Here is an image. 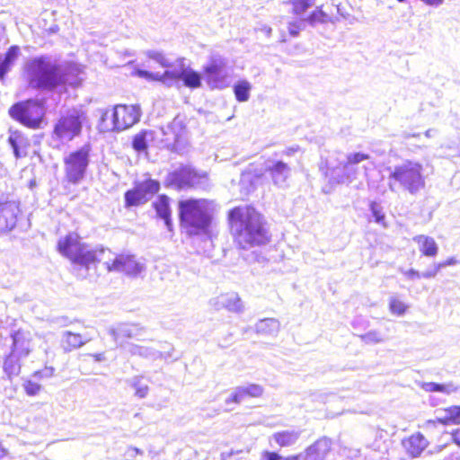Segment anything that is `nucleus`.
<instances>
[{
    "mask_svg": "<svg viewBox=\"0 0 460 460\" xmlns=\"http://www.w3.org/2000/svg\"><path fill=\"white\" fill-rule=\"evenodd\" d=\"M230 230L236 244L247 250L270 242V235L264 217L251 206H240L228 213Z\"/></svg>",
    "mask_w": 460,
    "mask_h": 460,
    "instance_id": "nucleus-1",
    "label": "nucleus"
},
{
    "mask_svg": "<svg viewBox=\"0 0 460 460\" xmlns=\"http://www.w3.org/2000/svg\"><path fill=\"white\" fill-rule=\"evenodd\" d=\"M58 249L61 254L68 258L75 265L74 270L77 278L84 279L89 275L92 265L102 262L106 257L111 255L110 249L102 245L92 247L82 243L80 237L74 233L68 234L58 243Z\"/></svg>",
    "mask_w": 460,
    "mask_h": 460,
    "instance_id": "nucleus-2",
    "label": "nucleus"
},
{
    "mask_svg": "<svg viewBox=\"0 0 460 460\" xmlns=\"http://www.w3.org/2000/svg\"><path fill=\"white\" fill-rule=\"evenodd\" d=\"M24 73L29 85L33 89L53 90L59 85L72 84L68 69L49 55L28 59Z\"/></svg>",
    "mask_w": 460,
    "mask_h": 460,
    "instance_id": "nucleus-3",
    "label": "nucleus"
},
{
    "mask_svg": "<svg viewBox=\"0 0 460 460\" xmlns=\"http://www.w3.org/2000/svg\"><path fill=\"white\" fill-rule=\"evenodd\" d=\"M214 210V201L205 199H189L179 202L181 226L190 235L199 234L208 229Z\"/></svg>",
    "mask_w": 460,
    "mask_h": 460,
    "instance_id": "nucleus-4",
    "label": "nucleus"
},
{
    "mask_svg": "<svg viewBox=\"0 0 460 460\" xmlns=\"http://www.w3.org/2000/svg\"><path fill=\"white\" fill-rule=\"evenodd\" d=\"M423 171L420 163L411 160L395 165L388 177L389 189L394 192L402 190L411 195L418 194L425 187Z\"/></svg>",
    "mask_w": 460,
    "mask_h": 460,
    "instance_id": "nucleus-5",
    "label": "nucleus"
},
{
    "mask_svg": "<svg viewBox=\"0 0 460 460\" xmlns=\"http://www.w3.org/2000/svg\"><path fill=\"white\" fill-rule=\"evenodd\" d=\"M373 166L374 164L370 161V156L367 154L360 152L349 154L342 167H336L329 171L330 182H351L361 173L367 175V171Z\"/></svg>",
    "mask_w": 460,
    "mask_h": 460,
    "instance_id": "nucleus-6",
    "label": "nucleus"
},
{
    "mask_svg": "<svg viewBox=\"0 0 460 460\" xmlns=\"http://www.w3.org/2000/svg\"><path fill=\"white\" fill-rule=\"evenodd\" d=\"M137 75L139 77L152 81H159L167 86H172L174 83L181 80L185 86L189 88H199L201 85V75L190 67H185L183 64L179 69L165 70L164 74L153 73L147 70L138 69Z\"/></svg>",
    "mask_w": 460,
    "mask_h": 460,
    "instance_id": "nucleus-7",
    "label": "nucleus"
},
{
    "mask_svg": "<svg viewBox=\"0 0 460 460\" xmlns=\"http://www.w3.org/2000/svg\"><path fill=\"white\" fill-rule=\"evenodd\" d=\"M8 113L12 119L31 128H40L45 116L43 104L34 99L18 102L13 104Z\"/></svg>",
    "mask_w": 460,
    "mask_h": 460,
    "instance_id": "nucleus-8",
    "label": "nucleus"
},
{
    "mask_svg": "<svg viewBox=\"0 0 460 460\" xmlns=\"http://www.w3.org/2000/svg\"><path fill=\"white\" fill-rule=\"evenodd\" d=\"M203 78L211 89H223L227 86L230 75L228 60L217 52H212L203 66Z\"/></svg>",
    "mask_w": 460,
    "mask_h": 460,
    "instance_id": "nucleus-9",
    "label": "nucleus"
},
{
    "mask_svg": "<svg viewBox=\"0 0 460 460\" xmlns=\"http://www.w3.org/2000/svg\"><path fill=\"white\" fill-rule=\"evenodd\" d=\"M91 146L84 145L64 158L65 174L68 182L78 184L85 177L90 163Z\"/></svg>",
    "mask_w": 460,
    "mask_h": 460,
    "instance_id": "nucleus-10",
    "label": "nucleus"
},
{
    "mask_svg": "<svg viewBox=\"0 0 460 460\" xmlns=\"http://www.w3.org/2000/svg\"><path fill=\"white\" fill-rule=\"evenodd\" d=\"M83 113L78 110L68 111L62 115L54 127V135L62 142H69L82 130Z\"/></svg>",
    "mask_w": 460,
    "mask_h": 460,
    "instance_id": "nucleus-11",
    "label": "nucleus"
},
{
    "mask_svg": "<svg viewBox=\"0 0 460 460\" xmlns=\"http://www.w3.org/2000/svg\"><path fill=\"white\" fill-rule=\"evenodd\" d=\"M103 265L109 272L124 273L132 277L137 276L145 269L144 264L137 261L134 255L124 253L114 256L111 252L110 257H106Z\"/></svg>",
    "mask_w": 460,
    "mask_h": 460,
    "instance_id": "nucleus-12",
    "label": "nucleus"
},
{
    "mask_svg": "<svg viewBox=\"0 0 460 460\" xmlns=\"http://www.w3.org/2000/svg\"><path fill=\"white\" fill-rule=\"evenodd\" d=\"M112 126L104 127L106 129L121 131L132 127L140 118V110L135 105H116L111 111Z\"/></svg>",
    "mask_w": 460,
    "mask_h": 460,
    "instance_id": "nucleus-13",
    "label": "nucleus"
},
{
    "mask_svg": "<svg viewBox=\"0 0 460 460\" xmlns=\"http://www.w3.org/2000/svg\"><path fill=\"white\" fill-rule=\"evenodd\" d=\"M264 170L273 185L281 189L288 186V180L292 174V169L288 163L282 159L270 157L265 161Z\"/></svg>",
    "mask_w": 460,
    "mask_h": 460,
    "instance_id": "nucleus-14",
    "label": "nucleus"
},
{
    "mask_svg": "<svg viewBox=\"0 0 460 460\" xmlns=\"http://www.w3.org/2000/svg\"><path fill=\"white\" fill-rule=\"evenodd\" d=\"M20 214V202L0 200V235L8 234L16 227Z\"/></svg>",
    "mask_w": 460,
    "mask_h": 460,
    "instance_id": "nucleus-15",
    "label": "nucleus"
},
{
    "mask_svg": "<svg viewBox=\"0 0 460 460\" xmlns=\"http://www.w3.org/2000/svg\"><path fill=\"white\" fill-rule=\"evenodd\" d=\"M199 181L198 173L190 166H182L172 172L166 178V183L178 190L194 187Z\"/></svg>",
    "mask_w": 460,
    "mask_h": 460,
    "instance_id": "nucleus-16",
    "label": "nucleus"
},
{
    "mask_svg": "<svg viewBox=\"0 0 460 460\" xmlns=\"http://www.w3.org/2000/svg\"><path fill=\"white\" fill-rule=\"evenodd\" d=\"M11 351L23 358L32 350V336L29 331L17 330L10 333Z\"/></svg>",
    "mask_w": 460,
    "mask_h": 460,
    "instance_id": "nucleus-17",
    "label": "nucleus"
},
{
    "mask_svg": "<svg viewBox=\"0 0 460 460\" xmlns=\"http://www.w3.org/2000/svg\"><path fill=\"white\" fill-rule=\"evenodd\" d=\"M144 332L145 328L138 324L120 323L116 328H111L109 334L119 346H122L124 339H139Z\"/></svg>",
    "mask_w": 460,
    "mask_h": 460,
    "instance_id": "nucleus-18",
    "label": "nucleus"
},
{
    "mask_svg": "<svg viewBox=\"0 0 460 460\" xmlns=\"http://www.w3.org/2000/svg\"><path fill=\"white\" fill-rule=\"evenodd\" d=\"M262 393L263 388L256 384H251L247 386H237L233 390L231 395L226 399V403H241L248 397H260L261 396Z\"/></svg>",
    "mask_w": 460,
    "mask_h": 460,
    "instance_id": "nucleus-19",
    "label": "nucleus"
},
{
    "mask_svg": "<svg viewBox=\"0 0 460 460\" xmlns=\"http://www.w3.org/2000/svg\"><path fill=\"white\" fill-rule=\"evenodd\" d=\"M128 351L133 356H139L152 360L168 359L172 357L171 351H161L152 347L141 346L134 343L128 344Z\"/></svg>",
    "mask_w": 460,
    "mask_h": 460,
    "instance_id": "nucleus-20",
    "label": "nucleus"
},
{
    "mask_svg": "<svg viewBox=\"0 0 460 460\" xmlns=\"http://www.w3.org/2000/svg\"><path fill=\"white\" fill-rule=\"evenodd\" d=\"M402 445L407 454L414 458L420 456L427 448L429 441L421 433L418 432L403 439Z\"/></svg>",
    "mask_w": 460,
    "mask_h": 460,
    "instance_id": "nucleus-21",
    "label": "nucleus"
},
{
    "mask_svg": "<svg viewBox=\"0 0 460 460\" xmlns=\"http://www.w3.org/2000/svg\"><path fill=\"white\" fill-rule=\"evenodd\" d=\"M331 449V441L321 438L310 446L304 455V460H324Z\"/></svg>",
    "mask_w": 460,
    "mask_h": 460,
    "instance_id": "nucleus-22",
    "label": "nucleus"
},
{
    "mask_svg": "<svg viewBox=\"0 0 460 460\" xmlns=\"http://www.w3.org/2000/svg\"><path fill=\"white\" fill-rule=\"evenodd\" d=\"M91 340L88 336L66 331L62 333L61 345L65 351H71L82 347Z\"/></svg>",
    "mask_w": 460,
    "mask_h": 460,
    "instance_id": "nucleus-23",
    "label": "nucleus"
},
{
    "mask_svg": "<svg viewBox=\"0 0 460 460\" xmlns=\"http://www.w3.org/2000/svg\"><path fill=\"white\" fill-rule=\"evenodd\" d=\"M8 142L16 158L22 157L23 155L21 153V150L30 146L29 139L18 129L10 128Z\"/></svg>",
    "mask_w": 460,
    "mask_h": 460,
    "instance_id": "nucleus-24",
    "label": "nucleus"
},
{
    "mask_svg": "<svg viewBox=\"0 0 460 460\" xmlns=\"http://www.w3.org/2000/svg\"><path fill=\"white\" fill-rule=\"evenodd\" d=\"M21 52L17 45L11 46L4 57H0V79L3 80L5 75L11 70Z\"/></svg>",
    "mask_w": 460,
    "mask_h": 460,
    "instance_id": "nucleus-25",
    "label": "nucleus"
},
{
    "mask_svg": "<svg viewBox=\"0 0 460 460\" xmlns=\"http://www.w3.org/2000/svg\"><path fill=\"white\" fill-rule=\"evenodd\" d=\"M153 206L157 216L164 221L166 227L171 230L172 226L169 199L165 195H160Z\"/></svg>",
    "mask_w": 460,
    "mask_h": 460,
    "instance_id": "nucleus-26",
    "label": "nucleus"
},
{
    "mask_svg": "<svg viewBox=\"0 0 460 460\" xmlns=\"http://www.w3.org/2000/svg\"><path fill=\"white\" fill-rule=\"evenodd\" d=\"M299 437H300L299 431H296L294 429H292V430L287 429V430H282V431L274 433L271 436L270 440L274 441L279 447H291L294 444H296V441L298 440Z\"/></svg>",
    "mask_w": 460,
    "mask_h": 460,
    "instance_id": "nucleus-27",
    "label": "nucleus"
},
{
    "mask_svg": "<svg viewBox=\"0 0 460 460\" xmlns=\"http://www.w3.org/2000/svg\"><path fill=\"white\" fill-rule=\"evenodd\" d=\"M413 241L419 244L420 251L423 255L434 257L438 254V246L432 237L420 234L414 236Z\"/></svg>",
    "mask_w": 460,
    "mask_h": 460,
    "instance_id": "nucleus-28",
    "label": "nucleus"
},
{
    "mask_svg": "<svg viewBox=\"0 0 460 460\" xmlns=\"http://www.w3.org/2000/svg\"><path fill=\"white\" fill-rule=\"evenodd\" d=\"M135 187L141 195L149 201L160 190V182L156 180L146 179L145 181L136 182Z\"/></svg>",
    "mask_w": 460,
    "mask_h": 460,
    "instance_id": "nucleus-29",
    "label": "nucleus"
},
{
    "mask_svg": "<svg viewBox=\"0 0 460 460\" xmlns=\"http://www.w3.org/2000/svg\"><path fill=\"white\" fill-rule=\"evenodd\" d=\"M217 304L231 312H240L243 304L239 296L235 293L221 295L217 297Z\"/></svg>",
    "mask_w": 460,
    "mask_h": 460,
    "instance_id": "nucleus-30",
    "label": "nucleus"
},
{
    "mask_svg": "<svg viewBox=\"0 0 460 460\" xmlns=\"http://www.w3.org/2000/svg\"><path fill=\"white\" fill-rule=\"evenodd\" d=\"M279 322L277 319L265 318L256 323L255 331L262 335H276L279 331Z\"/></svg>",
    "mask_w": 460,
    "mask_h": 460,
    "instance_id": "nucleus-31",
    "label": "nucleus"
},
{
    "mask_svg": "<svg viewBox=\"0 0 460 460\" xmlns=\"http://www.w3.org/2000/svg\"><path fill=\"white\" fill-rule=\"evenodd\" d=\"M23 358L14 355L13 352L10 351L9 355L6 356L4 362V370L9 376H17L20 373L21 364L20 360Z\"/></svg>",
    "mask_w": 460,
    "mask_h": 460,
    "instance_id": "nucleus-32",
    "label": "nucleus"
},
{
    "mask_svg": "<svg viewBox=\"0 0 460 460\" xmlns=\"http://www.w3.org/2000/svg\"><path fill=\"white\" fill-rule=\"evenodd\" d=\"M421 388L425 392H438L445 394H450L458 390V387L456 386L453 383L438 384L434 382H425L422 383Z\"/></svg>",
    "mask_w": 460,
    "mask_h": 460,
    "instance_id": "nucleus-33",
    "label": "nucleus"
},
{
    "mask_svg": "<svg viewBox=\"0 0 460 460\" xmlns=\"http://www.w3.org/2000/svg\"><path fill=\"white\" fill-rule=\"evenodd\" d=\"M124 200L126 208L137 207L147 202L135 186L125 192Z\"/></svg>",
    "mask_w": 460,
    "mask_h": 460,
    "instance_id": "nucleus-34",
    "label": "nucleus"
},
{
    "mask_svg": "<svg viewBox=\"0 0 460 460\" xmlns=\"http://www.w3.org/2000/svg\"><path fill=\"white\" fill-rule=\"evenodd\" d=\"M251 84L247 81H239L234 86V93L238 102H247L250 98Z\"/></svg>",
    "mask_w": 460,
    "mask_h": 460,
    "instance_id": "nucleus-35",
    "label": "nucleus"
},
{
    "mask_svg": "<svg viewBox=\"0 0 460 460\" xmlns=\"http://www.w3.org/2000/svg\"><path fill=\"white\" fill-rule=\"evenodd\" d=\"M150 135L148 131L143 130L137 134L132 140V147L137 152H143L147 148V136Z\"/></svg>",
    "mask_w": 460,
    "mask_h": 460,
    "instance_id": "nucleus-36",
    "label": "nucleus"
},
{
    "mask_svg": "<svg viewBox=\"0 0 460 460\" xmlns=\"http://www.w3.org/2000/svg\"><path fill=\"white\" fill-rule=\"evenodd\" d=\"M408 309V305H406L402 300L398 299L395 296H392L389 300V310L393 314L402 316L405 314Z\"/></svg>",
    "mask_w": 460,
    "mask_h": 460,
    "instance_id": "nucleus-37",
    "label": "nucleus"
},
{
    "mask_svg": "<svg viewBox=\"0 0 460 460\" xmlns=\"http://www.w3.org/2000/svg\"><path fill=\"white\" fill-rule=\"evenodd\" d=\"M142 376H134L131 379V386L135 388V394L138 398H145L149 391L148 385L142 383Z\"/></svg>",
    "mask_w": 460,
    "mask_h": 460,
    "instance_id": "nucleus-38",
    "label": "nucleus"
},
{
    "mask_svg": "<svg viewBox=\"0 0 460 460\" xmlns=\"http://www.w3.org/2000/svg\"><path fill=\"white\" fill-rule=\"evenodd\" d=\"M146 55L150 59L155 61L157 64H159L163 67H165V68L172 67V63L160 51L147 50V51H146Z\"/></svg>",
    "mask_w": 460,
    "mask_h": 460,
    "instance_id": "nucleus-39",
    "label": "nucleus"
},
{
    "mask_svg": "<svg viewBox=\"0 0 460 460\" xmlns=\"http://www.w3.org/2000/svg\"><path fill=\"white\" fill-rule=\"evenodd\" d=\"M293 13L296 15L304 13L315 4V0H292Z\"/></svg>",
    "mask_w": 460,
    "mask_h": 460,
    "instance_id": "nucleus-40",
    "label": "nucleus"
},
{
    "mask_svg": "<svg viewBox=\"0 0 460 460\" xmlns=\"http://www.w3.org/2000/svg\"><path fill=\"white\" fill-rule=\"evenodd\" d=\"M360 340L366 344H376L385 341L381 332L372 330L359 336Z\"/></svg>",
    "mask_w": 460,
    "mask_h": 460,
    "instance_id": "nucleus-41",
    "label": "nucleus"
},
{
    "mask_svg": "<svg viewBox=\"0 0 460 460\" xmlns=\"http://www.w3.org/2000/svg\"><path fill=\"white\" fill-rule=\"evenodd\" d=\"M325 17L326 13L321 8H317L307 18L304 20L305 22H308L310 25L314 26L316 22H325Z\"/></svg>",
    "mask_w": 460,
    "mask_h": 460,
    "instance_id": "nucleus-42",
    "label": "nucleus"
},
{
    "mask_svg": "<svg viewBox=\"0 0 460 460\" xmlns=\"http://www.w3.org/2000/svg\"><path fill=\"white\" fill-rule=\"evenodd\" d=\"M110 111L105 110L102 111V115L99 122V128L101 131L106 132V131H114V129H106L104 127H110L112 126V118L111 117Z\"/></svg>",
    "mask_w": 460,
    "mask_h": 460,
    "instance_id": "nucleus-43",
    "label": "nucleus"
},
{
    "mask_svg": "<svg viewBox=\"0 0 460 460\" xmlns=\"http://www.w3.org/2000/svg\"><path fill=\"white\" fill-rule=\"evenodd\" d=\"M370 210L372 216L375 218V221L378 224L385 226V214L382 211V208L376 202H372L370 204Z\"/></svg>",
    "mask_w": 460,
    "mask_h": 460,
    "instance_id": "nucleus-44",
    "label": "nucleus"
},
{
    "mask_svg": "<svg viewBox=\"0 0 460 460\" xmlns=\"http://www.w3.org/2000/svg\"><path fill=\"white\" fill-rule=\"evenodd\" d=\"M264 459L265 460H304V455L300 454V455H296V456H290L288 457H283L276 452H265Z\"/></svg>",
    "mask_w": 460,
    "mask_h": 460,
    "instance_id": "nucleus-45",
    "label": "nucleus"
},
{
    "mask_svg": "<svg viewBox=\"0 0 460 460\" xmlns=\"http://www.w3.org/2000/svg\"><path fill=\"white\" fill-rule=\"evenodd\" d=\"M305 20L301 19L299 21L291 22L288 23V32L291 36L296 37L298 36L300 31L305 29Z\"/></svg>",
    "mask_w": 460,
    "mask_h": 460,
    "instance_id": "nucleus-46",
    "label": "nucleus"
},
{
    "mask_svg": "<svg viewBox=\"0 0 460 460\" xmlns=\"http://www.w3.org/2000/svg\"><path fill=\"white\" fill-rule=\"evenodd\" d=\"M176 126V123L173 122L172 125H169L165 130L164 131V136H168L172 134V137H167L165 138V141H167L170 144H176L179 141V134L174 132V127Z\"/></svg>",
    "mask_w": 460,
    "mask_h": 460,
    "instance_id": "nucleus-47",
    "label": "nucleus"
},
{
    "mask_svg": "<svg viewBox=\"0 0 460 460\" xmlns=\"http://www.w3.org/2000/svg\"><path fill=\"white\" fill-rule=\"evenodd\" d=\"M448 416L454 425H460V406H451L447 408Z\"/></svg>",
    "mask_w": 460,
    "mask_h": 460,
    "instance_id": "nucleus-48",
    "label": "nucleus"
},
{
    "mask_svg": "<svg viewBox=\"0 0 460 460\" xmlns=\"http://www.w3.org/2000/svg\"><path fill=\"white\" fill-rule=\"evenodd\" d=\"M24 389L28 395H36L40 390V385L35 382L27 381L24 384Z\"/></svg>",
    "mask_w": 460,
    "mask_h": 460,
    "instance_id": "nucleus-49",
    "label": "nucleus"
},
{
    "mask_svg": "<svg viewBox=\"0 0 460 460\" xmlns=\"http://www.w3.org/2000/svg\"><path fill=\"white\" fill-rule=\"evenodd\" d=\"M439 416L437 417L438 422L443 425L452 424L451 418L448 416V411L447 409L441 410L438 411Z\"/></svg>",
    "mask_w": 460,
    "mask_h": 460,
    "instance_id": "nucleus-50",
    "label": "nucleus"
},
{
    "mask_svg": "<svg viewBox=\"0 0 460 460\" xmlns=\"http://www.w3.org/2000/svg\"><path fill=\"white\" fill-rule=\"evenodd\" d=\"M400 271L408 279H411V280H413V279H420L422 278L421 277V273L419 272L418 270H414V269H411L409 270H404L402 269L400 270Z\"/></svg>",
    "mask_w": 460,
    "mask_h": 460,
    "instance_id": "nucleus-51",
    "label": "nucleus"
},
{
    "mask_svg": "<svg viewBox=\"0 0 460 460\" xmlns=\"http://www.w3.org/2000/svg\"><path fill=\"white\" fill-rule=\"evenodd\" d=\"M53 374H54V368L49 367H45L42 370L35 372L34 376H38L40 378H42V377L48 378V377L52 376Z\"/></svg>",
    "mask_w": 460,
    "mask_h": 460,
    "instance_id": "nucleus-52",
    "label": "nucleus"
},
{
    "mask_svg": "<svg viewBox=\"0 0 460 460\" xmlns=\"http://www.w3.org/2000/svg\"><path fill=\"white\" fill-rule=\"evenodd\" d=\"M298 146L288 147L281 152V155L286 156H292L295 153L298 151Z\"/></svg>",
    "mask_w": 460,
    "mask_h": 460,
    "instance_id": "nucleus-53",
    "label": "nucleus"
},
{
    "mask_svg": "<svg viewBox=\"0 0 460 460\" xmlns=\"http://www.w3.org/2000/svg\"><path fill=\"white\" fill-rule=\"evenodd\" d=\"M436 276L437 272L432 268L421 273V277L424 279H433Z\"/></svg>",
    "mask_w": 460,
    "mask_h": 460,
    "instance_id": "nucleus-54",
    "label": "nucleus"
},
{
    "mask_svg": "<svg viewBox=\"0 0 460 460\" xmlns=\"http://www.w3.org/2000/svg\"><path fill=\"white\" fill-rule=\"evenodd\" d=\"M397 1L400 3H402L405 0H397ZM421 1L429 5H435V6H438V5L442 4L444 2V0H421Z\"/></svg>",
    "mask_w": 460,
    "mask_h": 460,
    "instance_id": "nucleus-55",
    "label": "nucleus"
},
{
    "mask_svg": "<svg viewBox=\"0 0 460 460\" xmlns=\"http://www.w3.org/2000/svg\"><path fill=\"white\" fill-rule=\"evenodd\" d=\"M442 262H443L444 267L446 268L447 266H453V265L457 264L458 261L455 257H450Z\"/></svg>",
    "mask_w": 460,
    "mask_h": 460,
    "instance_id": "nucleus-56",
    "label": "nucleus"
},
{
    "mask_svg": "<svg viewBox=\"0 0 460 460\" xmlns=\"http://www.w3.org/2000/svg\"><path fill=\"white\" fill-rule=\"evenodd\" d=\"M452 438L453 441L460 446V429H456L455 432L452 433Z\"/></svg>",
    "mask_w": 460,
    "mask_h": 460,
    "instance_id": "nucleus-57",
    "label": "nucleus"
},
{
    "mask_svg": "<svg viewBox=\"0 0 460 460\" xmlns=\"http://www.w3.org/2000/svg\"><path fill=\"white\" fill-rule=\"evenodd\" d=\"M92 357H93L95 361L98 362L103 361L105 359L104 353L93 354Z\"/></svg>",
    "mask_w": 460,
    "mask_h": 460,
    "instance_id": "nucleus-58",
    "label": "nucleus"
},
{
    "mask_svg": "<svg viewBox=\"0 0 460 460\" xmlns=\"http://www.w3.org/2000/svg\"><path fill=\"white\" fill-rule=\"evenodd\" d=\"M420 136V133H412L411 134V133H408V132H403V134H402V137L405 139H408L410 137H419Z\"/></svg>",
    "mask_w": 460,
    "mask_h": 460,
    "instance_id": "nucleus-59",
    "label": "nucleus"
},
{
    "mask_svg": "<svg viewBox=\"0 0 460 460\" xmlns=\"http://www.w3.org/2000/svg\"><path fill=\"white\" fill-rule=\"evenodd\" d=\"M443 262H436L433 264L432 269L438 273L440 270L444 269Z\"/></svg>",
    "mask_w": 460,
    "mask_h": 460,
    "instance_id": "nucleus-60",
    "label": "nucleus"
},
{
    "mask_svg": "<svg viewBox=\"0 0 460 460\" xmlns=\"http://www.w3.org/2000/svg\"><path fill=\"white\" fill-rule=\"evenodd\" d=\"M128 452H134L136 455H143V451L137 447H128Z\"/></svg>",
    "mask_w": 460,
    "mask_h": 460,
    "instance_id": "nucleus-61",
    "label": "nucleus"
},
{
    "mask_svg": "<svg viewBox=\"0 0 460 460\" xmlns=\"http://www.w3.org/2000/svg\"><path fill=\"white\" fill-rule=\"evenodd\" d=\"M434 133H436V130L433 128H429L425 131L424 135L426 137H432L434 136Z\"/></svg>",
    "mask_w": 460,
    "mask_h": 460,
    "instance_id": "nucleus-62",
    "label": "nucleus"
},
{
    "mask_svg": "<svg viewBox=\"0 0 460 460\" xmlns=\"http://www.w3.org/2000/svg\"><path fill=\"white\" fill-rule=\"evenodd\" d=\"M126 455H128V456H131V457H134L135 456H137L134 452H128V449L127 450Z\"/></svg>",
    "mask_w": 460,
    "mask_h": 460,
    "instance_id": "nucleus-63",
    "label": "nucleus"
},
{
    "mask_svg": "<svg viewBox=\"0 0 460 460\" xmlns=\"http://www.w3.org/2000/svg\"><path fill=\"white\" fill-rule=\"evenodd\" d=\"M266 32H267L268 34H270V33L271 32V29H270V28H268V29L266 30Z\"/></svg>",
    "mask_w": 460,
    "mask_h": 460,
    "instance_id": "nucleus-64",
    "label": "nucleus"
}]
</instances>
